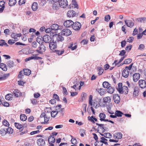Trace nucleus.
<instances>
[{"mask_svg": "<svg viewBox=\"0 0 146 146\" xmlns=\"http://www.w3.org/2000/svg\"><path fill=\"white\" fill-rule=\"evenodd\" d=\"M64 40V38L61 35H54L52 37V40L49 43V47L50 50H53L57 47V43Z\"/></svg>", "mask_w": 146, "mask_h": 146, "instance_id": "f257e3e1", "label": "nucleus"}, {"mask_svg": "<svg viewBox=\"0 0 146 146\" xmlns=\"http://www.w3.org/2000/svg\"><path fill=\"white\" fill-rule=\"evenodd\" d=\"M43 43L42 42L38 49L36 50V51L40 54H43L46 50V48Z\"/></svg>", "mask_w": 146, "mask_h": 146, "instance_id": "f03ea898", "label": "nucleus"}, {"mask_svg": "<svg viewBox=\"0 0 146 146\" xmlns=\"http://www.w3.org/2000/svg\"><path fill=\"white\" fill-rule=\"evenodd\" d=\"M60 33L61 35L68 36L71 34L72 32L69 29H64L61 31Z\"/></svg>", "mask_w": 146, "mask_h": 146, "instance_id": "7ed1b4c3", "label": "nucleus"}, {"mask_svg": "<svg viewBox=\"0 0 146 146\" xmlns=\"http://www.w3.org/2000/svg\"><path fill=\"white\" fill-rule=\"evenodd\" d=\"M139 85L142 89L145 88L146 87V77L145 80L141 79L138 82Z\"/></svg>", "mask_w": 146, "mask_h": 146, "instance_id": "20e7f679", "label": "nucleus"}, {"mask_svg": "<svg viewBox=\"0 0 146 146\" xmlns=\"http://www.w3.org/2000/svg\"><path fill=\"white\" fill-rule=\"evenodd\" d=\"M81 26V24L78 22H76L75 23L73 22L72 26V27L75 30H79Z\"/></svg>", "mask_w": 146, "mask_h": 146, "instance_id": "39448f33", "label": "nucleus"}, {"mask_svg": "<svg viewBox=\"0 0 146 146\" xmlns=\"http://www.w3.org/2000/svg\"><path fill=\"white\" fill-rule=\"evenodd\" d=\"M59 5L60 7L65 8L68 5V1L67 0H60L59 2Z\"/></svg>", "mask_w": 146, "mask_h": 146, "instance_id": "423d86ee", "label": "nucleus"}, {"mask_svg": "<svg viewBox=\"0 0 146 146\" xmlns=\"http://www.w3.org/2000/svg\"><path fill=\"white\" fill-rule=\"evenodd\" d=\"M42 39L44 42L49 43L52 40V37L51 38L48 35H46L43 36Z\"/></svg>", "mask_w": 146, "mask_h": 146, "instance_id": "0eeeda50", "label": "nucleus"}, {"mask_svg": "<svg viewBox=\"0 0 146 146\" xmlns=\"http://www.w3.org/2000/svg\"><path fill=\"white\" fill-rule=\"evenodd\" d=\"M62 105L61 104H59L55 107V111L58 112V113L59 112H61L60 115V116H63L64 115V113L62 112V110L63 109L61 108Z\"/></svg>", "mask_w": 146, "mask_h": 146, "instance_id": "6e6552de", "label": "nucleus"}, {"mask_svg": "<svg viewBox=\"0 0 146 146\" xmlns=\"http://www.w3.org/2000/svg\"><path fill=\"white\" fill-rule=\"evenodd\" d=\"M55 141V139L54 136L52 135H50L48 139V142L50 145L49 146H54L53 143Z\"/></svg>", "mask_w": 146, "mask_h": 146, "instance_id": "1a4fd4ad", "label": "nucleus"}, {"mask_svg": "<svg viewBox=\"0 0 146 146\" xmlns=\"http://www.w3.org/2000/svg\"><path fill=\"white\" fill-rule=\"evenodd\" d=\"M124 21L126 25L130 28H132L134 25V23L131 20H125Z\"/></svg>", "mask_w": 146, "mask_h": 146, "instance_id": "9d476101", "label": "nucleus"}, {"mask_svg": "<svg viewBox=\"0 0 146 146\" xmlns=\"http://www.w3.org/2000/svg\"><path fill=\"white\" fill-rule=\"evenodd\" d=\"M67 15L68 17L70 18L71 17H73L75 16L76 13L75 11L73 10H70L68 11Z\"/></svg>", "mask_w": 146, "mask_h": 146, "instance_id": "9b49d317", "label": "nucleus"}, {"mask_svg": "<svg viewBox=\"0 0 146 146\" xmlns=\"http://www.w3.org/2000/svg\"><path fill=\"white\" fill-rule=\"evenodd\" d=\"M73 22L71 20H67L65 21L64 23V25L66 27H70L72 26Z\"/></svg>", "mask_w": 146, "mask_h": 146, "instance_id": "f8f14e48", "label": "nucleus"}, {"mask_svg": "<svg viewBox=\"0 0 146 146\" xmlns=\"http://www.w3.org/2000/svg\"><path fill=\"white\" fill-rule=\"evenodd\" d=\"M113 99L114 102L116 104H118L120 100V96L117 94H115L113 95Z\"/></svg>", "mask_w": 146, "mask_h": 146, "instance_id": "ddd939ff", "label": "nucleus"}, {"mask_svg": "<svg viewBox=\"0 0 146 146\" xmlns=\"http://www.w3.org/2000/svg\"><path fill=\"white\" fill-rule=\"evenodd\" d=\"M37 143L38 146H44L45 145V142L42 138H39L37 141Z\"/></svg>", "mask_w": 146, "mask_h": 146, "instance_id": "4468645a", "label": "nucleus"}, {"mask_svg": "<svg viewBox=\"0 0 146 146\" xmlns=\"http://www.w3.org/2000/svg\"><path fill=\"white\" fill-rule=\"evenodd\" d=\"M140 74L139 73H135L133 74V80L134 82H137L140 78Z\"/></svg>", "mask_w": 146, "mask_h": 146, "instance_id": "2eb2a0df", "label": "nucleus"}, {"mask_svg": "<svg viewBox=\"0 0 146 146\" xmlns=\"http://www.w3.org/2000/svg\"><path fill=\"white\" fill-rule=\"evenodd\" d=\"M123 84L121 83H119L118 84V87L116 88L117 90L120 94H123V92L122 91L123 89Z\"/></svg>", "mask_w": 146, "mask_h": 146, "instance_id": "dca6fc26", "label": "nucleus"}, {"mask_svg": "<svg viewBox=\"0 0 146 146\" xmlns=\"http://www.w3.org/2000/svg\"><path fill=\"white\" fill-rule=\"evenodd\" d=\"M122 134L120 132H117L116 133H115L113 135V137L115 139L117 138L118 139H120L122 138Z\"/></svg>", "mask_w": 146, "mask_h": 146, "instance_id": "f3484780", "label": "nucleus"}, {"mask_svg": "<svg viewBox=\"0 0 146 146\" xmlns=\"http://www.w3.org/2000/svg\"><path fill=\"white\" fill-rule=\"evenodd\" d=\"M98 102H96H96L94 101V102L92 103V106L94 107H95L96 108H97V107H99L100 106V104L99 102H100L101 99H98Z\"/></svg>", "mask_w": 146, "mask_h": 146, "instance_id": "a211bd4d", "label": "nucleus"}, {"mask_svg": "<svg viewBox=\"0 0 146 146\" xmlns=\"http://www.w3.org/2000/svg\"><path fill=\"white\" fill-rule=\"evenodd\" d=\"M99 117L100 118V120L101 121H105L106 119H105L106 117V115L104 113H100L99 114Z\"/></svg>", "mask_w": 146, "mask_h": 146, "instance_id": "6ab92c4d", "label": "nucleus"}, {"mask_svg": "<svg viewBox=\"0 0 146 146\" xmlns=\"http://www.w3.org/2000/svg\"><path fill=\"white\" fill-rule=\"evenodd\" d=\"M38 5L36 2H35L33 3L31 6V8L33 11H36L38 9Z\"/></svg>", "mask_w": 146, "mask_h": 146, "instance_id": "aec40b11", "label": "nucleus"}, {"mask_svg": "<svg viewBox=\"0 0 146 146\" xmlns=\"http://www.w3.org/2000/svg\"><path fill=\"white\" fill-rule=\"evenodd\" d=\"M129 74V71H127L125 69L123 70L122 72V75L124 78H127Z\"/></svg>", "mask_w": 146, "mask_h": 146, "instance_id": "412c9836", "label": "nucleus"}, {"mask_svg": "<svg viewBox=\"0 0 146 146\" xmlns=\"http://www.w3.org/2000/svg\"><path fill=\"white\" fill-rule=\"evenodd\" d=\"M96 90L97 91L99 94L101 95H104L106 92L105 90L103 88H100L96 89Z\"/></svg>", "mask_w": 146, "mask_h": 146, "instance_id": "4be33fe9", "label": "nucleus"}, {"mask_svg": "<svg viewBox=\"0 0 146 146\" xmlns=\"http://www.w3.org/2000/svg\"><path fill=\"white\" fill-rule=\"evenodd\" d=\"M59 27L58 25L56 24H53L51 26L52 30L54 31L59 29H58Z\"/></svg>", "mask_w": 146, "mask_h": 146, "instance_id": "5701e85b", "label": "nucleus"}, {"mask_svg": "<svg viewBox=\"0 0 146 146\" xmlns=\"http://www.w3.org/2000/svg\"><path fill=\"white\" fill-rule=\"evenodd\" d=\"M104 102L106 104H109L111 102V100L110 97L108 96L104 98Z\"/></svg>", "mask_w": 146, "mask_h": 146, "instance_id": "b1692460", "label": "nucleus"}, {"mask_svg": "<svg viewBox=\"0 0 146 146\" xmlns=\"http://www.w3.org/2000/svg\"><path fill=\"white\" fill-rule=\"evenodd\" d=\"M52 8L54 10L57 11L60 8V6L57 3H54L52 5Z\"/></svg>", "mask_w": 146, "mask_h": 146, "instance_id": "393cba45", "label": "nucleus"}, {"mask_svg": "<svg viewBox=\"0 0 146 146\" xmlns=\"http://www.w3.org/2000/svg\"><path fill=\"white\" fill-rule=\"evenodd\" d=\"M23 71L24 74L25 75L29 76L31 73V70L27 69H24Z\"/></svg>", "mask_w": 146, "mask_h": 146, "instance_id": "a878e982", "label": "nucleus"}, {"mask_svg": "<svg viewBox=\"0 0 146 146\" xmlns=\"http://www.w3.org/2000/svg\"><path fill=\"white\" fill-rule=\"evenodd\" d=\"M72 43H70L69 45L68 46V47L69 48H70L72 50H74L76 49L77 47V45H74V46Z\"/></svg>", "mask_w": 146, "mask_h": 146, "instance_id": "bb28decb", "label": "nucleus"}, {"mask_svg": "<svg viewBox=\"0 0 146 146\" xmlns=\"http://www.w3.org/2000/svg\"><path fill=\"white\" fill-rule=\"evenodd\" d=\"M88 120L90 121L93 123H95V122L94 120L96 121H98L97 119L94 117L93 115L91 117L88 116Z\"/></svg>", "mask_w": 146, "mask_h": 146, "instance_id": "cd10ccee", "label": "nucleus"}, {"mask_svg": "<svg viewBox=\"0 0 146 146\" xmlns=\"http://www.w3.org/2000/svg\"><path fill=\"white\" fill-rule=\"evenodd\" d=\"M8 66L9 68H11L13 67L14 64L13 61L10 60L7 62L6 63Z\"/></svg>", "mask_w": 146, "mask_h": 146, "instance_id": "c85d7f7f", "label": "nucleus"}, {"mask_svg": "<svg viewBox=\"0 0 146 146\" xmlns=\"http://www.w3.org/2000/svg\"><path fill=\"white\" fill-rule=\"evenodd\" d=\"M0 68L4 71H6L7 70L6 65L3 63L0 64Z\"/></svg>", "mask_w": 146, "mask_h": 146, "instance_id": "c756f323", "label": "nucleus"}, {"mask_svg": "<svg viewBox=\"0 0 146 146\" xmlns=\"http://www.w3.org/2000/svg\"><path fill=\"white\" fill-rule=\"evenodd\" d=\"M15 127L18 129H21V130H22L23 129V125H22L19 124L17 123H15Z\"/></svg>", "mask_w": 146, "mask_h": 146, "instance_id": "7c9ffc66", "label": "nucleus"}, {"mask_svg": "<svg viewBox=\"0 0 146 146\" xmlns=\"http://www.w3.org/2000/svg\"><path fill=\"white\" fill-rule=\"evenodd\" d=\"M139 89L137 87H135L134 88L133 92V94L134 96H138Z\"/></svg>", "mask_w": 146, "mask_h": 146, "instance_id": "2f4dec72", "label": "nucleus"}, {"mask_svg": "<svg viewBox=\"0 0 146 146\" xmlns=\"http://www.w3.org/2000/svg\"><path fill=\"white\" fill-rule=\"evenodd\" d=\"M122 91L123 92V93L127 94L128 93V88L127 87L125 86H123V87Z\"/></svg>", "mask_w": 146, "mask_h": 146, "instance_id": "473e14b6", "label": "nucleus"}, {"mask_svg": "<svg viewBox=\"0 0 146 146\" xmlns=\"http://www.w3.org/2000/svg\"><path fill=\"white\" fill-rule=\"evenodd\" d=\"M108 92L110 94L113 93L115 90L114 88L113 87L110 86V87H109V88H108Z\"/></svg>", "mask_w": 146, "mask_h": 146, "instance_id": "72a5a7b5", "label": "nucleus"}, {"mask_svg": "<svg viewBox=\"0 0 146 146\" xmlns=\"http://www.w3.org/2000/svg\"><path fill=\"white\" fill-rule=\"evenodd\" d=\"M9 75V73L4 74L3 76L0 77V81L5 80Z\"/></svg>", "mask_w": 146, "mask_h": 146, "instance_id": "f704fd0d", "label": "nucleus"}, {"mask_svg": "<svg viewBox=\"0 0 146 146\" xmlns=\"http://www.w3.org/2000/svg\"><path fill=\"white\" fill-rule=\"evenodd\" d=\"M103 87L108 88L110 86V84L107 82H104L102 84Z\"/></svg>", "mask_w": 146, "mask_h": 146, "instance_id": "c9c22d12", "label": "nucleus"}, {"mask_svg": "<svg viewBox=\"0 0 146 146\" xmlns=\"http://www.w3.org/2000/svg\"><path fill=\"white\" fill-rule=\"evenodd\" d=\"M7 132L6 131V128H1L0 130V134L2 136L5 135Z\"/></svg>", "mask_w": 146, "mask_h": 146, "instance_id": "e433bc0d", "label": "nucleus"}, {"mask_svg": "<svg viewBox=\"0 0 146 146\" xmlns=\"http://www.w3.org/2000/svg\"><path fill=\"white\" fill-rule=\"evenodd\" d=\"M6 130L7 133L11 134L13 132V129L10 127H8L6 129Z\"/></svg>", "mask_w": 146, "mask_h": 146, "instance_id": "4c0bfd02", "label": "nucleus"}, {"mask_svg": "<svg viewBox=\"0 0 146 146\" xmlns=\"http://www.w3.org/2000/svg\"><path fill=\"white\" fill-rule=\"evenodd\" d=\"M123 114V113L120 111L117 110L116 111V112L115 113V115H116L118 117H120L122 116V115Z\"/></svg>", "mask_w": 146, "mask_h": 146, "instance_id": "58836bf2", "label": "nucleus"}, {"mask_svg": "<svg viewBox=\"0 0 146 146\" xmlns=\"http://www.w3.org/2000/svg\"><path fill=\"white\" fill-rule=\"evenodd\" d=\"M20 119L22 121H25L27 119V116L25 114H21L20 116Z\"/></svg>", "mask_w": 146, "mask_h": 146, "instance_id": "ea45409f", "label": "nucleus"}, {"mask_svg": "<svg viewBox=\"0 0 146 146\" xmlns=\"http://www.w3.org/2000/svg\"><path fill=\"white\" fill-rule=\"evenodd\" d=\"M58 114V112L55 111H52L51 112V116L52 117H55Z\"/></svg>", "mask_w": 146, "mask_h": 146, "instance_id": "a19ab883", "label": "nucleus"}, {"mask_svg": "<svg viewBox=\"0 0 146 146\" xmlns=\"http://www.w3.org/2000/svg\"><path fill=\"white\" fill-rule=\"evenodd\" d=\"M102 135H104V137L106 138H110L112 137V135L110 133H105L104 134H102Z\"/></svg>", "mask_w": 146, "mask_h": 146, "instance_id": "79ce46f5", "label": "nucleus"}, {"mask_svg": "<svg viewBox=\"0 0 146 146\" xmlns=\"http://www.w3.org/2000/svg\"><path fill=\"white\" fill-rule=\"evenodd\" d=\"M23 71L21 70L19 73V74L18 76V77L19 78L22 79L23 78L24 75L23 74Z\"/></svg>", "mask_w": 146, "mask_h": 146, "instance_id": "37998d69", "label": "nucleus"}, {"mask_svg": "<svg viewBox=\"0 0 146 146\" xmlns=\"http://www.w3.org/2000/svg\"><path fill=\"white\" fill-rule=\"evenodd\" d=\"M34 55H33V56L30 57L31 60L32 59H34L35 60H39L41 59L42 58L36 56H34Z\"/></svg>", "mask_w": 146, "mask_h": 146, "instance_id": "c03bdc74", "label": "nucleus"}, {"mask_svg": "<svg viewBox=\"0 0 146 146\" xmlns=\"http://www.w3.org/2000/svg\"><path fill=\"white\" fill-rule=\"evenodd\" d=\"M34 55H33V56L30 57L31 60L32 59H34L35 60H39L41 59L42 58L36 56H34Z\"/></svg>", "mask_w": 146, "mask_h": 146, "instance_id": "a18cd8bd", "label": "nucleus"}, {"mask_svg": "<svg viewBox=\"0 0 146 146\" xmlns=\"http://www.w3.org/2000/svg\"><path fill=\"white\" fill-rule=\"evenodd\" d=\"M132 59L131 58H128L125 60L124 61V64H128L131 62Z\"/></svg>", "mask_w": 146, "mask_h": 146, "instance_id": "49530a36", "label": "nucleus"}, {"mask_svg": "<svg viewBox=\"0 0 146 146\" xmlns=\"http://www.w3.org/2000/svg\"><path fill=\"white\" fill-rule=\"evenodd\" d=\"M96 125L98 126V128H99V127H100V129L104 130V124H99L98 123H96Z\"/></svg>", "mask_w": 146, "mask_h": 146, "instance_id": "de8ad7c7", "label": "nucleus"}, {"mask_svg": "<svg viewBox=\"0 0 146 146\" xmlns=\"http://www.w3.org/2000/svg\"><path fill=\"white\" fill-rule=\"evenodd\" d=\"M137 20L138 21L142 22L145 21L146 20V18L145 17L139 18L137 19Z\"/></svg>", "mask_w": 146, "mask_h": 146, "instance_id": "09e8293b", "label": "nucleus"}, {"mask_svg": "<svg viewBox=\"0 0 146 146\" xmlns=\"http://www.w3.org/2000/svg\"><path fill=\"white\" fill-rule=\"evenodd\" d=\"M54 52L56 53L57 54L59 55H61L63 53L64 51L56 50L54 51Z\"/></svg>", "mask_w": 146, "mask_h": 146, "instance_id": "8fccbe9b", "label": "nucleus"}, {"mask_svg": "<svg viewBox=\"0 0 146 146\" xmlns=\"http://www.w3.org/2000/svg\"><path fill=\"white\" fill-rule=\"evenodd\" d=\"M133 64V63H132L129 66H126L125 69L127 71L131 70Z\"/></svg>", "mask_w": 146, "mask_h": 146, "instance_id": "3c124183", "label": "nucleus"}, {"mask_svg": "<svg viewBox=\"0 0 146 146\" xmlns=\"http://www.w3.org/2000/svg\"><path fill=\"white\" fill-rule=\"evenodd\" d=\"M145 48V46L143 44H141L139 46L138 49L141 50H143Z\"/></svg>", "mask_w": 146, "mask_h": 146, "instance_id": "603ef678", "label": "nucleus"}, {"mask_svg": "<svg viewBox=\"0 0 146 146\" xmlns=\"http://www.w3.org/2000/svg\"><path fill=\"white\" fill-rule=\"evenodd\" d=\"M13 93L15 96L16 97H18L19 96L18 94L19 93V91L18 90H15L13 91Z\"/></svg>", "mask_w": 146, "mask_h": 146, "instance_id": "864d4df0", "label": "nucleus"}, {"mask_svg": "<svg viewBox=\"0 0 146 146\" xmlns=\"http://www.w3.org/2000/svg\"><path fill=\"white\" fill-rule=\"evenodd\" d=\"M110 19V16L109 15H107L105 16V21L108 22Z\"/></svg>", "mask_w": 146, "mask_h": 146, "instance_id": "5fc2aeb1", "label": "nucleus"}, {"mask_svg": "<svg viewBox=\"0 0 146 146\" xmlns=\"http://www.w3.org/2000/svg\"><path fill=\"white\" fill-rule=\"evenodd\" d=\"M3 124L5 126L8 127L9 126V123L8 121L6 120H4L3 121Z\"/></svg>", "mask_w": 146, "mask_h": 146, "instance_id": "6e6d98bb", "label": "nucleus"}, {"mask_svg": "<svg viewBox=\"0 0 146 146\" xmlns=\"http://www.w3.org/2000/svg\"><path fill=\"white\" fill-rule=\"evenodd\" d=\"M11 95V94H8L6 95L5 96V99L8 100H11V98L10 96Z\"/></svg>", "mask_w": 146, "mask_h": 146, "instance_id": "4d7b16f0", "label": "nucleus"}, {"mask_svg": "<svg viewBox=\"0 0 146 146\" xmlns=\"http://www.w3.org/2000/svg\"><path fill=\"white\" fill-rule=\"evenodd\" d=\"M25 0H19L18 2V4L19 5H21L25 3Z\"/></svg>", "mask_w": 146, "mask_h": 146, "instance_id": "13d9d810", "label": "nucleus"}, {"mask_svg": "<svg viewBox=\"0 0 146 146\" xmlns=\"http://www.w3.org/2000/svg\"><path fill=\"white\" fill-rule=\"evenodd\" d=\"M92 96L91 95H90L89 98V104L90 106H92Z\"/></svg>", "mask_w": 146, "mask_h": 146, "instance_id": "bf43d9fd", "label": "nucleus"}, {"mask_svg": "<svg viewBox=\"0 0 146 146\" xmlns=\"http://www.w3.org/2000/svg\"><path fill=\"white\" fill-rule=\"evenodd\" d=\"M77 140L76 139L74 138H72L71 140V143L72 144L75 145L77 143Z\"/></svg>", "mask_w": 146, "mask_h": 146, "instance_id": "052dcab7", "label": "nucleus"}, {"mask_svg": "<svg viewBox=\"0 0 146 146\" xmlns=\"http://www.w3.org/2000/svg\"><path fill=\"white\" fill-rule=\"evenodd\" d=\"M53 98L55 100L56 99L58 101H59L60 100L58 96L56 94H54L53 95Z\"/></svg>", "mask_w": 146, "mask_h": 146, "instance_id": "680f3d73", "label": "nucleus"}, {"mask_svg": "<svg viewBox=\"0 0 146 146\" xmlns=\"http://www.w3.org/2000/svg\"><path fill=\"white\" fill-rule=\"evenodd\" d=\"M44 119L45 122H47L49 120L50 117L48 116L47 114H46L45 116Z\"/></svg>", "mask_w": 146, "mask_h": 146, "instance_id": "e2e57ef3", "label": "nucleus"}, {"mask_svg": "<svg viewBox=\"0 0 146 146\" xmlns=\"http://www.w3.org/2000/svg\"><path fill=\"white\" fill-rule=\"evenodd\" d=\"M15 42V40L11 39H9V40H8V44H10L11 45L13 44Z\"/></svg>", "mask_w": 146, "mask_h": 146, "instance_id": "0e129e2a", "label": "nucleus"}, {"mask_svg": "<svg viewBox=\"0 0 146 146\" xmlns=\"http://www.w3.org/2000/svg\"><path fill=\"white\" fill-rule=\"evenodd\" d=\"M134 38L133 37H130L129 38H128L127 40V42H132Z\"/></svg>", "mask_w": 146, "mask_h": 146, "instance_id": "69168bd1", "label": "nucleus"}, {"mask_svg": "<svg viewBox=\"0 0 146 146\" xmlns=\"http://www.w3.org/2000/svg\"><path fill=\"white\" fill-rule=\"evenodd\" d=\"M121 46L122 47H124L126 44V42L125 40L122 41L121 42Z\"/></svg>", "mask_w": 146, "mask_h": 146, "instance_id": "338daca9", "label": "nucleus"}, {"mask_svg": "<svg viewBox=\"0 0 146 146\" xmlns=\"http://www.w3.org/2000/svg\"><path fill=\"white\" fill-rule=\"evenodd\" d=\"M125 53L126 52L124 50H122L120 52L119 55L120 56H123L125 54Z\"/></svg>", "mask_w": 146, "mask_h": 146, "instance_id": "774afa93", "label": "nucleus"}]
</instances>
